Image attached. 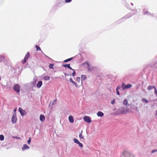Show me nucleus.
<instances>
[{
    "instance_id": "obj_1",
    "label": "nucleus",
    "mask_w": 157,
    "mask_h": 157,
    "mask_svg": "<svg viewBox=\"0 0 157 157\" xmlns=\"http://www.w3.org/2000/svg\"><path fill=\"white\" fill-rule=\"evenodd\" d=\"M127 106H126L125 108L123 107L118 110V111L117 112V113L118 114H126L127 112Z\"/></svg>"
},
{
    "instance_id": "obj_2",
    "label": "nucleus",
    "mask_w": 157,
    "mask_h": 157,
    "mask_svg": "<svg viewBox=\"0 0 157 157\" xmlns=\"http://www.w3.org/2000/svg\"><path fill=\"white\" fill-rule=\"evenodd\" d=\"M76 82H75V85L77 87H79L82 85V82L80 81V77H77L76 78Z\"/></svg>"
},
{
    "instance_id": "obj_3",
    "label": "nucleus",
    "mask_w": 157,
    "mask_h": 157,
    "mask_svg": "<svg viewBox=\"0 0 157 157\" xmlns=\"http://www.w3.org/2000/svg\"><path fill=\"white\" fill-rule=\"evenodd\" d=\"M20 87L19 85L18 84H16L14 86L13 89L16 92L19 93L20 91Z\"/></svg>"
},
{
    "instance_id": "obj_4",
    "label": "nucleus",
    "mask_w": 157,
    "mask_h": 157,
    "mask_svg": "<svg viewBox=\"0 0 157 157\" xmlns=\"http://www.w3.org/2000/svg\"><path fill=\"white\" fill-rule=\"evenodd\" d=\"M82 65L86 66H87V67H86L88 71H91L92 70L93 67L91 68L88 62H84L82 63Z\"/></svg>"
},
{
    "instance_id": "obj_5",
    "label": "nucleus",
    "mask_w": 157,
    "mask_h": 157,
    "mask_svg": "<svg viewBox=\"0 0 157 157\" xmlns=\"http://www.w3.org/2000/svg\"><path fill=\"white\" fill-rule=\"evenodd\" d=\"M17 121L16 115L15 114H14L12 117L11 121L12 123H15Z\"/></svg>"
},
{
    "instance_id": "obj_6",
    "label": "nucleus",
    "mask_w": 157,
    "mask_h": 157,
    "mask_svg": "<svg viewBox=\"0 0 157 157\" xmlns=\"http://www.w3.org/2000/svg\"><path fill=\"white\" fill-rule=\"evenodd\" d=\"M83 120L85 121L88 123H90L91 122V120L90 119V118L88 116H84L83 117Z\"/></svg>"
},
{
    "instance_id": "obj_7",
    "label": "nucleus",
    "mask_w": 157,
    "mask_h": 157,
    "mask_svg": "<svg viewBox=\"0 0 157 157\" xmlns=\"http://www.w3.org/2000/svg\"><path fill=\"white\" fill-rule=\"evenodd\" d=\"M19 110L22 116H23L25 114V110H23L21 108H19Z\"/></svg>"
},
{
    "instance_id": "obj_8",
    "label": "nucleus",
    "mask_w": 157,
    "mask_h": 157,
    "mask_svg": "<svg viewBox=\"0 0 157 157\" xmlns=\"http://www.w3.org/2000/svg\"><path fill=\"white\" fill-rule=\"evenodd\" d=\"M68 119L69 122L71 123H73L74 122V120L73 119V117L72 116H70L69 117Z\"/></svg>"
},
{
    "instance_id": "obj_9",
    "label": "nucleus",
    "mask_w": 157,
    "mask_h": 157,
    "mask_svg": "<svg viewBox=\"0 0 157 157\" xmlns=\"http://www.w3.org/2000/svg\"><path fill=\"white\" fill-rule=\"evenodd\" d=\"M127 88H128V85H126L123 82L121 85V88L122 90H124Z\"/></svg>"
},
{
    "instance_id": "obj_10",
    "label": "nucleus",
    "mask_w": 157,
    "mask_h": 157,
    "mask_svg": "<svg viewBox=\"0 0 157 157\" xmlns=\"http://www.w3.org/2000/svg\"><path fill=\"white\" fill-rule=\"evenodd\" d=\"M40 119L41 121L43 122L45 120V117L44 115H41L40 116Z\"/></svg>"
},
{
    "instance_id": "obj_11",
    "label": "nucleus",
    "mask_w": 157,
    "mask_h": 157,
    "mask_svg": "<svg viewBox=\"0 0 157 157\" xmlns=\"http://www.w3.org/2000/svg\"><path fill=\"white\" fill-rule=\"evenodd\" d=\"M128 155V152L127 151H124L121 157H127Z\"/></svg>"
},
{
    "instance_id": "obj_12",
    "label": "nucleus",
    "mask_w": 157,
    "mask_h": 157,
    "mask_svg": "<svg viewBox=\"0 0 157 157\" xmlns=\"http://www.w3.org/2000/svg\"><path fill=\"white\" fill-rule=\"evenodd\" d=\"M29 148V147L26 144H24L23 147L22 148V150L24 151L25 150L28 149Z\"/></svg>"
},
{
    "instance_id": "obj_13",
    "label": "nucleus",
    "mask_w": 157,
    "mask_h": 157,
    "mask_svg": "<svg viewBox=\"0 0 157 157\" xmlns=\"http://www.w3.org/2000/svg\"><path fill=\"white\" fill-rule=\"evenodd\" d=\"M97 115L98 117H102L104 116V114L102 112L99 111L97 113Z\"/></svg>"
},
{
    "instance_id": "obj_14",
    "label": "nucleus",
    "mask_w": 157,
    "mask_h": 157,
    "mask_svg": "<svg viewBox=\"0 0 157 157\" xmlns=\"http://www.w3.org/2000/svg\"><path fill=\"white\" fill-rule=\"evenodd\" d=\"M42 84V82L41 81H40L38 82L36 85L37 87L38 88H40Z\"/></svg>"
},
{
    "instance_id": "obj_15",
    "label": "nucleus",
    "mask_w": 157,
    "mask_h": 157,
    "mask_svg": "<svg viewBox=\"0 0 157 157\" xmlns=\"http://www.w3.org/2000/svg\"><path fill=\"white\" fill-rule=\"evenodd\" d=\"M155 88H156V87L155 86L150 85V86H149L147 87V89H148V90H151L153 88H154V89H155Z\"/></svg>"
},
{
    "instance_id": "obj_16",
    "label": "nucleus",
    "mask_w": 157,
    "mask_h": 157,
    "mask_svg": "<svg viewBox=\"0 0 157 157\" xmlns=\"http://www.w3.org/2000/svg\"><path fill=\"white\" fill-rule=\"evenodd\" d=\"M121 87L120 86H117V88H116V91H117V94L118 95H120V93L119 91L118 90L120 89L121 88Z\"/></svg>"
},
{
    "instance_id": "obj_17",
    "label": "nucleus",
    "mask_w": 157,
    "mask_h": 157,
    "mask_svg": "<svg viewBox=\"0 0 157 157\" xmlns=\"http://www.w3.org/2000/svg\"><path fill=\"white\" fill-rule=\"evenodd\" d=\"M30 56V53L29 52H28L27 53V54L25 55V58L26 59H27Z\"/></svg>"
},
{
    "instance_id": "obj_18",
    "label": "nucleus",
    "mask_w": 157,
    "mask_h": 157,
    "mask_svg": "<svg viewBox=\"0 0 157 157\" xmlns=\"http://www.w3.org/2000/svg\"><path fill=\"white\" fill-rule=\"evenodd\" d=\"M128 104V101L127 99H125L123 102V105L127 106Z\"/></svg>"
},
{
    "instance_id": "obj_19",
    "label": "nucleus",
    "mask_w": 157,
    "mask_h": 157,
    "mask_svg": "<svg viewBox=\"0 0 157 157\" xmlns=\"http://www.w3.org/2000/svg\"><path fill=\"white\" fill-rule=\"evenodd\" d=\"M82 130L81 131V133L79 134V137L80 139H83L84 137L83 136H82Z\"/></svg>"
},
{
    "instance_id": "obj_20",
    "label": "nucleus",
    "mask_w": 157,
    "mask_h": 157,
    "mask_svg": "<svg viewBox=\"0 0 157 157\" xmlns=\"http://www.w3.org/2000/svg\"><path fill=\"white\" fill-rule=\"evenodd\" d=\"M81 78L82 80H84L86 78V77L85 75H82L81 76Z\"/></svg>"
},
{
    "instance_id": "obj_21",
    "label": "nucleus",
    "mask_w": 157,
    "mask_h": 157,
    "mask_svg": "<svg viewBox=\"0 0 157 157\" xmlns=\"http://www.w3.org/2000/svg\"><path fill=\"white\" fill-rule=\"evenodd\" d=\"M50 78L49 76L46 75L44 77V79L45 80H49Z\"/></svg>"
},
{
    "instance_id": "obj_22",
    "label": "nucleus",
    "mask_w": 157,
    "mask_h": 157,
    "mask_svg": "<svg viewBox=\"0 0 157 157\" xmlns=\"http://www.w3.org/2000/svg\"><path fill=\"white\" fill-rule=\"evenodd\" d=\"M73 58V57H71V58L68 59H66L64 60V62L65 63H66L68 61H70Z\"/></svg>"
},
{
    "instance_id": "obj_23",
    "label": "nucleus",
    "mask_w": 157,
    "mask_h": 157,
    "mask_svg": "<svg viewBox=\"0 0 157 157\" xmlns=\"http://www.w3.org/2000/svg\"><path fill=\"white\" fill-rule=\"evenodd\" d=\"M35 46L36 48L37 51H41V48L39 46H38L37 45H36Z\"/></svg>"
},
{
    "instance_id": "obj_24",
    "label": "nucleus",
    "mask_w": 157,
    "mask_h": 157,
    "mask_svg": "<svg viewBox=\"0 0 157 157\" xmlns=\"http://www.w3.org/2000/svg\"><path fill=\"white\" fill-rule=\"evenodd\" d=\"M54 64H50L49 65V67L50 69H53Z\"/></svg>"
},
{
    "instance_id": "obj_25",
    "label": "nucleus",
    "mask_w": 157,
    "mask_h": 157,
    "mask_svg": "<svg viewBox=\"0 0 157 157\" xmlns=\"http://www.w3.org/2000/svg\"><path fill=\"white\" fill-rule=\"evenodd\" d=\"M4 137L3 135H0V140L1 141H2L4 140Z\"/></svg>"
},
{
    "instance_id": "obj_26",
    "label": "nucleus",
    "mask_w": 157,
    "mask_h": 157,
    "mask_svg": "<svg viewBox=\"0 0 157 157\" xmlns=\"http://www.w3.org/2000/svg\"><path fill=\"white\" fill-rule=\"evenodd\" d=\"M63 67H67L69 68L70 67V64H67L65 65H63Z\"/></svg>"
},
{
    "instance_id": "obj_27",
    "label": "nucleus",
    "mask_w": 157,
    "mask_h": 157,
    "mask_svg": "<svg viewBox=\"0 0 157 157\" xmlns=\"http://www.w3.org/2000/svg\"><path fill=\"white\" fill-rule=\"evenodd\" d=\"M70 81L74 85H75V82L71 78H70L69 79Z\"/></svg>"
},
{
    "instance_id": "obj_28",
    "label": "nucleus",
    "mask_w": 157,
    "mask_h": 157,
    "mask_svg": "<svg viewBox=\"0 0 157 157\" xmlns=\"http://www.w3.org/2000/svg\"><path fill=\"white\" fill-rule=\"evenodd\" d=\"M74 141L75 143L77 144L79 142V141L76 138L74 139Z\"/></svg>"
},
{
    "instance_id": "obj_29",
    "label": "nucleus",
    "mask_w": 157,
    "mask_h": 157,
    "mask_svg": "<svg viewBox=\"0 0 157 157\" xmlns=\"http://www.w3.org/2000/svg\"><path fill=\"white\" fill-rule=\"evenodd\" d=\"M142 100L143 101H144L146 103H147L148 102V101L145 98H143Z\"/></svg>"
},
{
    "instance_id": "obj_30",
    "label": "nucleus",
    "mask_w": 157,
    "mask_h": 157,
    "mask_svg": "<svg viewBox=\"0 0 157 157\" xmlns=\"http://www.w3.org/2000/svg\"><path fill=\"white\" fill-rule=\"evenodd\" d=\"M27 59L24 58V59L21 61V62L23 64H24L26 62Z\"/></svg>"
},
{
    "instance_id": "obj_31",
    "label": "nucleus",
    "mask_w": 157,
    "mask_h": 157,
    "mask_svg": "<svg viewBox=\"0 0 157 157\" xmlns=\"http://www.w3.org/2000/svg\"><path fill=\"white\" fill-rule=\"evenodd\" d=\"M78 144V145L80 147H83V145H82V144L80 142H79Z\"/></svg>"
},
{
    "instance_id": "obj_32",
    "label": "nucleus",
    "mask_w": 157,
    "mask_h": 157,
    "mask_svg": "<svg viewBox=\"0 0 157 157\" xmlns=\"http://www.w3.org/2000/svg\"><path fill=\"white\" fill-rule=\"evenodd\" d=\"M73 72L72 74V75L73 76H75L76 75V73L75 70H73Z\"/></svg>"
},
{
    "instance_id": "obj_33",
    "label": "nucleus",
    "mask_w": 157,
    "mask_h": 157,
    "mask_svg": "<svg viewBox=\"0 0 157 157\" xmlns=\"http://www.w3.org/2000/svg\"><path fill=\"white\" fill-rule=\"evenodd\" d=\"M115 100L114 99L113 100L111 101V104L113 105L115 103Z\"/></svg>"
},
{
    "instance_id": "obj_34",
    "label": "nucleus",
    "mask_w": 157,
    "mask_h": 157,
    "mask_svg": "<svg viewBox=\"0 0 157 157\" xmlns=\"http://www.w3.org/2000/svg\"><path fill=\"white\" fill-rule=\"evenodd\" d=\"M155 93L156 95V96L157 97V90L156 89V88H155Z\"/></svg>"
},
{
    "instance_id": "obj_35",
    "label": "nucleus",
    "mask_w": 157,
    "mask_h": 157,
    "mask_svg": "<svg viewBox=\"0 0 157 157\" xmlns=\"http://www.w3.org/2000/svg\"><path fill=\"white\" fill-rule=\"evenodd\" d=\"M72 0H66L65 2L66 3H69Z\"/></svg>"
},
{
    "instance_id": "obj_36",
    "label": "nucleus",
    "mask_w": 157,
    "mask_h": 157,
    "mask_svg": "<svg viewBox=\"0 0 157 157\" xmlns=\"http://www.w3.org/2000/svg\"><path fill=\"white\" fill-rule=\"evenodd\" d=\"M31 142V138H29V140H28V142L29 144Z\"/></svg>"
},
{
    "instance_id": "obj_37",
    "label": "nucleus",
    "mask_w": 157,
    "mask_h": 157,
    "mask_svg": "<svg viewBox=\"0 0 157 157\" xmlns=\"http://www.w3.org/2000/svg\"><path fill=\"white\" fill-rule=\"evenodd\" d=\"M132 86V85L128 84V88H130Z\"/></svg>"
},
{
    "instance_id": "obj_38",
    "label": "nucleus",
    "mask_w": 157,
    "mask_h": 157,
    "mask_svg": "<svg viewBox=\"0 0 157 157\" xmlns=\"http://www.w3.org/2000/svg\"><path fill=\"white\" fill-rule=\"evenodd\" d=\"M53 101H54V102H53V103L52 104V105H53V104L55 103L56 102V99L55 100H54Z\"/></svg>"
},
{
    "instance_id": "obj_39",
    "label": "nucleus",
    "mask_w": 157,
    "mask_h": 157,
    "mask_svg": "<svg viewBox=\"0 0 157 157\" xmlns=\"http://www.w3.org/2000/svg\"><path fill=\"white\" fill-rule=\"evenodd\" d=\"M157 151V150H152V152L153 153V152H154Z\"/></svg>"
},
{
    "instance_id": "obj_40",
    "label": "nucleus",
    "mask_w": 157,
    "mask_h": 157,
    "mask_svg": "<svg viewBox=\"0 0 157 157\" xmlns=\"http://www.w3.org/2000/svg\"><path fill=\"white\" fill-rule=\"evenodd\" d=\"M69 68L71 70H72L73 71V70H75L74 69H73L70 66V67Z\"/></svg>"
},
{
    "instance_id": "obj_41",
    "label": "nucleus",
    "mask_w": 157,
    "mask_h": 157,
    "mask_svg": "<svg viewBox=\"0 0 157 157\" xmlns=\"http://www.w3.org/2000/svg\"><path fill=\"white\" fill-rule=\"evenodd\" d=\"M155 116H157V110L156 111V114H155Z\"/></svg>"
},
{
    "instance_id": "obj_42",
    "label": "nucleus",
    "mask_w": 157,
    "mask_h": 157,
    "mask_svg": "<svg viewBox=\"0 0 157 157\" xmlns=\"http://www.w3.org/2000/svg\"><path fill=\"white\" fill-rule=\"evenodd\" d=\"M16 110H17V109H16H16H14V111H16Z\"/></svg>"
},
{
    "instance_id": "obj_43",
    "label": "nucleus",
    "mask_w": 157,
    "mask_h": 157,
    "mask_svg": "<svg viewBox=\"0 0 157 157\" xmlns=\"http://www.w3.org/2000/svg\"><path fill=\"white\" fill-rule=\"evenodd\" d=\"M64 75H65V76H67V74H66V73L64 74Z\"/></svg>"
},
{
    "instance_id": "obj_44",
    "label": "nucleus",
    "mask_w": 157,
    "mask_h": 157,
    "mask_svg": "<svg viewBox=\"0 0 157 157\" xmlns=\"http://www.w3.org/2000/svg\"><path fill=\"white\" fill-rule=\"evenodd\" d=\"M156 106H157V105H156Z\"/></svg>"
}]
</instances>
